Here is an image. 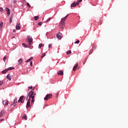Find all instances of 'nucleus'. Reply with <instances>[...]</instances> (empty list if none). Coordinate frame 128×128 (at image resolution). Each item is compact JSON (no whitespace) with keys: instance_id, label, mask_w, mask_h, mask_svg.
I'll return each mask as SVG.
<instances>
[{"instance_id":"473e14b6","label":"nucleus","mask_w":128,"mask_h":128,"mask_svg":"<svg viewBox=\"0 0 128 128\" xmlns=\"http://www.w3.org/2000/svg\"><path fill=\"white\" fill-rule=\"evenodd\" d=\"M0 12H4V9L0 7Z\"/></svg>"},{"instance_id":"0eeeda50","label":"nucleus","mask_w":128,"mask_h":128,"mask_svg":"<svg viewBox=\"0 0 128 128\" xmlns=\"http://www.w3.org/2000/svg\"><path fill=\"white\" fill-rule=\"evenodd\" d=\"M56 38H58L59 40H62V33L58 32L56 34Z\"/></svg>"},{"instance_id":"a211bd4d","label":"nucleus","mask_w":128,"mask_h":128,"mask_svg":"<svg viewBox=\"0 0 128 128\" xmlns=\"http://www.w3.org/2000/svg\"><path fill=\"white\" fill-rule=\"evenodd\" d=\"M18 62L19 64H22V58H20L18 60Z\"/></svg>"},{"instance_id":"de8ad7c7","label":"nucleus","mask_w":128,"mask_h":128,"mask_svg":"<svg viewBox=\"0 0 128 128\" xmlns=\"http://www.w3.org/2000/svg\"><path fill=\"white\" fill-rule=\"evenodd\" d=\"M4 120V119H0V122H2Z\"/></svg>"},{"instance_id":"a18cd8bd","label":"nucleus","mask_w":128,"mask_h":128,"mask_svg":"<svg viewBox=\"0 0 128 128\" xmlns=\"http://www.w3.org/2000/svg\"><path fill=\"white\" fill-rule=\"evenodd\" d=\"M16 32V30H13V32Z\"/></svg>"},{"instance_id":"4468645a","label":"nucleus","mask_w":128,"mask_h":128,"mask_svg":"<svg viewBox=\"0 0 128 128\" xmlns=\"http://www.w3.org/2000/svg\"><path fill=\"white\" fill-rule=\"evenodd\" d=\"M6 78L8 80H12V77H10V74H8L6 76Z\"/></svg>"},{"instance_id":"49530a36","label":"nucleus","mask_w":128,"mask_h":128,"mask_svg":"<svg viewBox=\"0 0 128 128\" xmlns=\"http://www.w3.org/2000/svg\"><path fill=\"white\" fill-rule=\"evenodd\" d=\"M36 93H34V94H33V96H36Z\"/></svg>"},{"instance_id":"5701e85b","label":"nucleus","mask_w":128,"mask_h":128,"mask_svg":"<svg viewBox=\"0 0 128 128\" xmlns=\"http://www.w3.org/2000/svg\"><path fill=\"white\" fill-rule=\"evenodd\" d=\"M45 56H46V53L45 52L43 54H42V56H41L42 58H44Z\"/></svg>"},{"instance_id":"f03ea898","label":"nucleus","mask_w":128,"mask_h":128,"mask_svg":"<svg viewBox=\"0 0 128 128\" xmlns=\"http://www.w3.org/2000/svg\"><path fill=\"white\" fill-rule=\"evenodd\" d=\"M82 2V0H78V2H73L71 4V8H74V6H78L80 4V2Z\"/></svg>"},{"instance_id":"423d86ee","label":"nucleus","mask_w":128,"mask_h":128,"mask_svg":"<svg viewBox=\"0 0 128 128\" xmlns=\"http://www.w3.org/2000/svg\"><path fill=\"white\" fill-rule=\"evenodd\" d=\"M2 104L4 106H8V100H2Z\"/></svg>"},{"instance_id":"ea45409f","label":"nucleus","mask_w":128,"mask_h":128,"mask_svg":"<svg viewBox=\"0 0 128 128\" xmlns=\"http://www.w3.org/2000/svg\"><path fill=\"white\" fill-rule=\"evenodd\" d=\"M50 18H48V19L46 20V22H50Z\"/></svg>"},{"instance_id":"3c124183","label":"nucleus","mask_w":128,"mask_h":128,"mask_svg":"<svg viewBox=\"0 0 128 128\" xmlns=\"http://www.w3.org/2000/svg\"><path fill=\"white\" fill-rule=\"evenodd\" d=\"M26 100H28V97H27V98H26Z\"/></svg>"},{"instance_id":"412c9836","label":"nucleus","mask_w":128,"mask_h":128,"mask_svg":"<svg viewBox=\"0 0 128 128\" xmlns=\"http://www.w3.org/2000/svg\"><path fill=\"white\" fill-rule=\"evenodd\" d=\"M38 18H39L38 16H34V20H38Z\"/></svg>"},{"instance_id":"2eb2a0df","label":"nucleus","mask_w":128,"mask_h":128,"mask_svg":"<svg viewBox=\"0 0 128 128\" xmlns=\"http://www.w3.org/2000/svg\"><path fill=\"white\" fill-rule=\"evenodd\" d=\"M4 110H2L0 112V118H2L4 116Z\"/></svg>"},{"instance_id":"09e8293b","label":"nucleus","mask_w":128,"mask_h":128,"mask_svg":"<svg viewBox=\"0 0 128 128\" xmlns=\"http://www.w3.org/2000/svg\"><path fill=\"white\" fill-rule=\"evenodd\" d=\"M89 54H92V52H90Z\"/></svg>"},{"instance_id":"cd10ccee","label":"nucleus","mask_w":128,"mask_h":128,"mask_svg":"<svg viewBox=\"0 0 128 128\" xmlns=\"http://www.w3.org/2000/svg\"><path fill=\"white\" fill-rule=\"evenodd\" d=\"M42 48V44H40L38 45V48Z\"/></svg>"},{"instance_id":"2f4dec72","label":"nucleus","mask_w":128,"mask_h":128,"mask_svg":"<svg viewBox=\"0 0 128 128\" xmlns=\"http://www.w3.org/2000/svg\"><path fill=\"white\" fill-rule=\"evenodd\" d=\"M42 22H40L38 23V26H42Z\"/></svg>"},{"instance_id":"393cba45","label":"nucleus","mask_w":128,"mask_h":128,"mask_svg":"<svg viewBox=\"0 0 128 128\" xmlns=\"http://www.w3.org/2000/svg\"><path fill=\"white\" fill-rule=\"evenodd\" d=\"M29 98H32V100H34V96H29Z\"/></svg>"},{"instance_id":"37998d69","label":"nucleus","mask_w":128,"mask_h":128,"mask_svg":"<svg viewBox=\"0 0 128 128\" xmlns=\"http://www.w3.org/2000/svg\"><path fill=\"white\" fill-rule=\"evenodd\" d=\"M28 102H30V98L28 100Z\"/></svg>"},{"instance_id":"39448f33","label":"nucleus","mask_w":128,"mask_h":128,"mask_svg":"<svg viewBox=\"0 0 128 128\" xmlns=\"http://www.w3.org/2000/svg\"><path fill=\"white\" fill-rule=\"evenodd\" d=\"M24 96H20L18 100V102H21V104H24Z\"/></svg>"},{"instance_id":"a878e982","label":"nucleus","mask_w":128,"mask_h":128,"mask_svg":"<svg viewBox=\"0 0 128 128\" xmlns=\"http://www.w3.org/2000/svg\"><path fill=\"white\" fill-rule=\"evenodd\" d=\"M72 54V51L71 50H68L67 52H66V54Z\"/></svg>"},{"instance_id":"a19ab883","label":"nucleus","mask_w":128,"mask_h":128,"mask_svg":"<svg viewBox=\"0 0 128 128\" xmlns=\"http://www.w3.org/2000/svg\"><path fill=\"white\" fill-rule=\"evenodd\" d=\"M34 102V99H32L31 100V102Z\"/></svg>"},{"instance_id":"6ab92c4d","label":"nucleus","mask_w":128,"mask_h":128,"mask_svg":"<svg viewBox=\"0 0 128 128\" xmlns=\"http://www.w3.org/2000/svg\"><path fill=\"white\" fill-rule=\"evenodd\" d=\"M22 118H24L25 120H28V117L26 116V114H24L22 116Z\"/></svg>"},{"instance_id":"72a5a7b5","label":"nucleus","mask_w":128,"mask_h":128,"mask_svg":"<svg viewBox=\"0 0 128 128\" xmlns=\"http://www.w3.org/2000/svg\"><path fill=\"white\" fill-rule=\"evenodd\" d=\"M74 44H80V40H78L75 42H74Z\"/></svg>"},{"instance_id":"c9c22d12","label":"nucleus","mask_w":128,"mask_h":128,"mask_svg":"<svg viewBox=\"0 0 128 128\" xmlns=\"http://www.w3.org/2000/svg\"><path fill=\"white\" fill-rule=\"evenodd\" d=\"M5 70V72H6H6H8V68H6L5 70Z\"/></svg>"},{"instance_id":"c756f323","label":"nucleus","mask_w":128,"mask_h":128,"mask_svg":"<svg viewBox=\"0 0 128 128\" xmlns=\"http://www.w3.org/2000/svg\"><path fill=\"white\" fill-rule=\"evenodd\" d=\"M26 4H27V6H28V8H30V3L27 2Z\"/></svg>"},{"instance_id":"9d476101","label":"nucleus","mask_w":128,"mask_h":128,"mask_svg":"<svg viewBox=\"0 0 128 128\" xmlns=\"http://www.w3.org/2000/svg\"><path fill=\"white\" fill-rule=\"evenodd\" d=\"M29 96H34V90H32L28 94Z\"/></svg>"},{"instance_id":"6e6552de","label":"nucleus","mask_w":128,"mask_h":128,"mask_svg":"<svg viewBox=\"0 0 128 128\" xmlns=\"http://www.w3.org/2000/svg\"><path fill=\"white\" fill-rule=\"evenodd\" d=\"M68 14L66 15L65 17H64V18H62L61 19V22H66V18H68Z\"/></svg>"},{"instance_id":"aec40b11","label":"nucleus","mask_w":128,"mask_h":128,"mask_svg":"<svg viewBox=\"0 0 128 128\" xmlns=\"http://www.w3.org/2000/svg\"><path fill=\"white\" fill-rule=\"evenodd\" d=\"M2 26H4V22H0V30L2 28Z\"/></svg>"},{"instance_id":"f3484780","label":"nucleus","mask_w":128,"mask_h":128,"mask_svg":"<svg viewBox=\"0 0 128 128\" xmlns=\"http://www.w3.org/2000/svg\"><path fill=\"white\" fill-rule=\"evenodd\" d=\"M12 18H14V14H12L10 19L9 22L10 24L12 22Z\"/></svg>"},{"instance_id":"f257e3e1","label":"nucleus","mask_w":128,"mask_h":128,"mask_svg":"<svg viewBox=\"0 0 128 128\" xmlns=\"http://www.w3.org/2000/svg\"><path fill=\"white\" fill-rule=\"evenodd\" d=\"M26 40L28 46H30L32 42V38L31 36H27Z\"/></svg>"},{"instance_id":"e433bc0d","label":"nucleus","mask_w":128,"mask_h":128,"mask_svg":"<svg viewBox=\"0 0 128 128\" xmlns=\"http://www.w3.org/2000/svg\"><path fill=\"white\" fill-rule=\"evenodd\" d=\"M4 84V82L2 80L0 81V86H2Z\"/></svg>"},{"instance_id":"f8f14e48","label":"nucleus","mask_w":128,"mask_h":128,"mask_svg":"<svg viewBox=\"0 0 128 128\" xmlns=\"http://www.w3.org/2000/svg\"><path fill=\"white\" fill-rule=\"evenodd\" d=\"M26 108H30V101H28Z\"/></svg>"},{"instance_id":"9b49d317","label":"nucleus","mask_w":128,"mask_h":128,"mask_svg":"<svg viewBox=\"0 0 128 128\" xmlns=\"http://www.w3.org/2000/svg\"><path fill=\"white\" fill-rule=\"evenodd\" d=\"M78 64H76L73 68V70H76V68H78Z\"/></svg>"},{"instance_id":"ddd939ff","label":"nucleus","mask_w":128,"mask_h":128,"mask_svg":"<svg viewBox=\"0 0 128 128\" xmlns=\"http://www.w3.org/2000/svg\"><path fill=\"white\" fill-rule=\"evenodd\" d=\"M16 30H20V24H17L16 25Z\"/></svg>"},{"instance_id":"bb28decb","label":"nucleus","mask_w":128,"mask_h":128,"mask_svg":"<svg viewBox=\"0 0 128 128\" xmlns=\"http://www.w3.org/2000/svg\"><path fill=\"white\" fill-rule=\"evenodd\" d=\"M22 46H23L24 48H26V44H24V43H23V44H22Z\"/></svg>"},{"instance_id":"4be33fe9","label":"nucleus","mask_w":128,"mask_h":128,"mask_svg":"<svg viewBox=\"0 0 128 128\" xmlns=\"http://www.w3.org/2000/svg\"><path fill=\"white\" fill-rule=\"evenodd\" d=\"M8 70H14V67H10V68H8Z\"/></svg>"},{"instance_id":"7ed1b4c3","label":"nucleus","mask_w":128,"mask_h":128,"mask_svg":"<svg viewBox=\"0 0 128 128\" xmlns=\"http://www.w3.org/2000/svg\"><path fill=\"white\" fill-rule=\"evenodd\" d=\"M52 98V94H47L45 98H44V100H48Z\"/></svg>"},{"instance_id":"c03bdc74","label":"nucleus","mask_w":128,"mask_h":128,"mask_svg":"<svg viewBox=\"0 0 128 128\" xmlns=\"http://www.w3.org/2000/svg\"><path fill=\"white\" fill-rule=\"evenodd\" d=\"M29 59H30V60H32V57H31L30 58H29Z\"/></svg>"},{"instance_id":"7c9ffc66","label":"nucleus","mask_w":128,"mask_h":128,"mask_svg":"<svg viewBox=\"0 0 128 128\" xmlns=\"http://www.w3.org/2000/svg\"><path fill=\"white\" fill-rule=\"evenodd\" d=\"M52 46V44H48V48H51Z\"/></svg>"},{"instance_id":"58836bf2","label":"nucleus","mask_w":128,"mask_h":128,"mask_svg":"<svg viewBox=\"0 0 128 128\" xmlns=\"http://www.w3.org/2000/svg\"><path fill=\"white\" fill-rule=\"evenodd\" d=\"M30 62V58L26 61V62Z\"/></svg>"},{"instance_id":"b1692460","label":"nucleus","mask_w":128,"mask_h":128,"mask_svg":"<svg viewBox=\"0 0 128 128\" xmlns=\"http://www.w3.org/2000/svg\"><path fill=\"white\" fill-rule=\"evenodd\" d=\"M17 100H18V99L16 98H15L14 100V104H16Z\"/></svg>"},{"instance_id":"1a4fd4ad","label":"nucleus","mask_w":128,"mask_h":128,"mask_svg":"<svg viewBox=\"0 0 128 128\" xmlns=\"http://www.w3.org/2000/svg\"><path fill=\"white\" fill-rule=\"evenodd\" d=\"M58 74H59L60 76H62L64 74V72L62 70H60V71H58L57 72Z\"/></svg>"},{"instance_id":"79ce46f5","label":"nucleus","mask_w":128,"mask_h":128,"mask_svg":"<svg viewBox=\"0 0 128 128\" xmlns=\"http://www.w3.org/2000/svg\"><path fill=\"white\" fill-rule=\"evenodd\" d=\"M28 88H30V90H32V86L30 87L29 86L28 87Z\"/></svg>"},{"instance_id":"c85d7f7f","label":"nucleus","mask_w":128,"mask_h":128,"mask_svg":"<svg viewBox=\"0 0 128 128\" xmlns=\"http://www.w3.org/2000/svg\"><path fill=\"white\" fill-rule=\"evenodd\" d=\"M3 60L4 62H6V56L4 57Z\"/></svg>"},{"instance_id":"f704fd0d","label":"nucleus","mask_w":128,"mask_h":128,"mask_svg":"<svg viewBox=\"0 0 128 128\" xmlns=\"http://www.w3.org/2000/svg\"><path fill=\"white\" fill-rule=\"evenodd\" d=\"M2 74H6V72L4 70H2Z\"/></svg>"},{"instance_id":"4c0bfd02","label":"nucleus","mask_w":128,"mask_h":128,"mask_svg":"<svg viewBox=\"0 0 128 128\" xmlns=\"http://www.w3.org/2000/svg\"><path fill=\"white\" fill-rule=\"evenodd\" d=\"M30 66H32V61L30 62Z\"/></svg>"},{"instance_id":"dca6fc26","label":"nucleus","mask_w":128,"mask_h":128,"mask_svg":"<svg viewBox=\"0 0 128 128\" xmlns=\"http://www.w3.org/2000/svg\"><path fill=\"white\" fill-rule=\"evenodd\" d=\"M6 10H7V14L10 16V10L8 8H6Z\"/></svg>"},{"instance_id":"8fccbe9b","label":"nucleus","mask_w":128,"mask_h":128,"mask_svg":"<svg viewBox=\"0 0 128 128\" xmlns=\"http://www.w3.org/2000/svg\"><path fill=\"white\" fill-rule=\"evenodd\" d=\"M16 106V104L14 105V106Z\"/></svg>"},{"instance_id":"20e7f679","label":"nucleus","mask_w":128,"mask_h":128,"mask_svg":"<svg viewBox=\"0 0 128 128\" xmlns=\"http://www.w3.org/2000/svg\"><path fill=\"white\" fill-rule=\"evenodd\" d=\"M59 26L60 28H62V30H63V28H64V22H60L59 24Z\"/></svg>"}]
</instances>
